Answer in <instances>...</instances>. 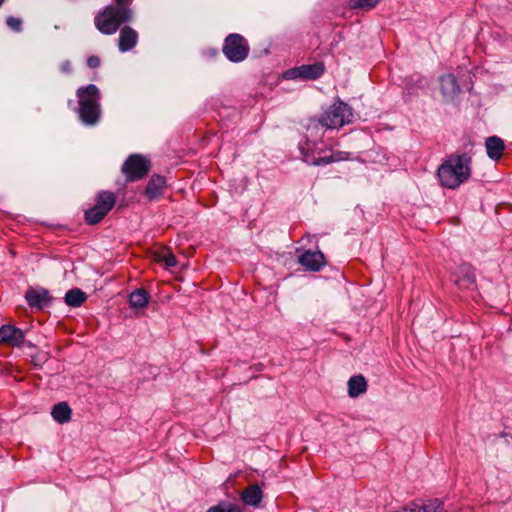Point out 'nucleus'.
Here are the masks:
<instances>
[{"label":"nucleus","mask_w":512,"mask_h":512,"mask_svg":"<svg viewBox=\"0 0 512 512\" xmlns=\"http://www.w3.org/2000/svg\"><path fill=\"white\" fill-rule=\"evenodd\" d=\"M347 112V105L343 102L333 104L319 118V124L327 129H336L342 127Z\"/></svg>","instance_id":"nucleus-7"},{"label":"nucleus","mask_w":512,"mask_h":512,"mask_svg":"<svg viewBox=\"0 0 512 512\" xmlns=\"http://www.w3.org/2000/svg\"><path fill=\"white\" fill-rule=\"evenodd\" d=\"M262 497V490L257 485L248 486L241 494L242 501L250 506H258Z\"/></svg>","instance_id":"nucleus-16"},{"label":"nucleus","mask_w":512,"mask_h":512,"mask_svg":"<svg viewBox=\"0 0 512 512\" xmlns=\"http://www.w3.org/2000/svg\"><path fill=\"white\" fill-rule=\"evenodd\" d=\"M100 63H101V60L96 55H91L87 59V65H88V67H90L92 69L98 68L100 66Z\"/></svg>","instance_id":"nucleus-28"},{"label":"nucleus","mask_w":512,"mask_h":512,"mask_svg":"<svg viewBox=\"0 0 512 512\" xmlns=\"http://www.w3.org/2000/svg\"><path fill=\"white\" fill-rule=\"evenodd\" d=\"M299 263L312 271H318L324 264V255L320 251H306L299 256Z\"/></svg>","instance_id":"nucleus-13"},{"label":"nucleus","mask_w":512,"mask_h":512,"mask_svg":"<svg viewBox=\"0 0 512 512\" xmlns=\"http://www.w3.org/2000/svg\"><path fill=\"white\" fill-rule=\"evenodd\" d=\"M79 117L86 125H95L100 119V91L94 84L77 89Z\"/></svg>","instance_id":"nucleus-2"},{"label":"nucleus","mask_w":512,"mask_h":512,"mask_svg":"<svg viewBox=\"0 0 512 512\" xmlns=\"http://www.w3.org/2000/svg\"><path fill=\"white\" fill-rule=\"evenodd\" d=\"M464 275L456 280V284L459 288L471 289L476 285L475 274L471 271L469 267L462 269Z\"/></svg>","instance_id":"nucleus-21"},{"label":"nucleus","mask_w":512,"mask_h":512,"mask_svg":"<svg viewBox=\"0 0 512 512\" xmlns=\"http://www.w3.org/2000/svg\"><path fill=\"white\" fill-rule=\"evenodd\" d=\"M154 259L157 262H163L167 267H174L176 265V257L168 250L156 253Z\"/></svg>","instance_id":"nucleus-22"},{"label":"nucleus","mask_w":512,"mask_h":512,"mask_svg":"<svg viewBox=\"0 0 512 512\" xmlns=\"http://www.w3.org/2000/svg\"><path fill=\"white\" fill-rule=\"evenodd\" d=\"M132 20V15L127 10L106 6L94 18L95 27L103 34H114L119 27Z\"/></svg>","instance_id":"nucleus-3"},{"label":"nucleus","mask_w":512,"mask_h":512,"mask_svg":"<svg viewBox=\"0 0 512 512\" xmlns=\"http://www.w3.org/2000/svg\"><path fill=\"white\" fill-rule=\"evenodd\" d=\"M325 67L321 62L309 65H302L286 72L290 79L301 78L304 80H315L324 73Z\"/></svg>","instance_id":"nucleus-8"},{"label":"nucleus","mask_w":512,"mask_h":512,"mask_svg":"<svg viewBox=\"0 0 512 512\" xmlns=\"http://www.w3.org/2000/svg\"><path fill=\"white\" fill-rule=\"evenodd\" d=\"M485 146L487 155L492 160L497 161L502 157L505 145L501 138L497 136L488 137L486 139Z\"/></svg>","instance_id":"nucleus-14"},{"label":"nucleus","mask_w":512,"mask_h":512,"mask_svg":"<svg viewBox=\"0 0 512 512\" xmlns=\"http://www.w3.org/2000/svg\"><path fill=\"white\" fill-rule=\"evenodd\" d=\"M440 82L441 89L444 94H455L460 90L457 79L453 74L441 76Z\"/></svg>","instance_id":"nucleus-20"},{"label":"nucleus","mask_w":512,"mask_h":512,"mask_svg":"<svg viewBox=\"0 0 512 512\" xmlns=\"http://www.w3.org/2000/svg\"><path fill=\"white\" fill-rule=\"evenodd\" d=\"M150 161L145 157L134 154L130 155L122 166V173L126 180L134 182L144 178L150 171Z\"/></svg>","instance_id":"nucleus-6"},{"label":"nucleus","mask_w":512,"mask_h":512,"mask_svg":"<svg viewBox=\"0 0 512 512\" xmlns=\"http://www.w3.org/2000/svg\"><path fill=\"white\" fill-rule=\"evenodd\" d=\"M6 24L7 26L15 31V32H21L22 31V24H23V21L21 18H18V17H14V16H9L7 17L6 19Z\"/></svg>","instance_id":"nucleus-26"},{"label":"nucleus","mask_w":512,"mask_h":512,"mask_svg":"<svg viewBox=\"0 0 512 512\" xmlns=\"http://www.w3.org/2000/svg\"><path fill=\"white\" fill-rule=\"evenodd\" d=\"M347 390L349 396L352 397V377L347 381Z\"/></svg>","instance_id":"nucleus-30"},{"label":"nucleus","mask_w":512,"mask_h":512,"mask_svg":"<svg viewBox=\"0 0 512 512\" xmlns=\"http://www.w3.org/2000/svg\"><path fill=\"white\" fill-rule=\"evenodd\" d=\"M367 391V381L361 374L354 375V398Z\"/></svg>","instance_id":"nucleus-23"},{"label":"nucleus","mask_w":512,"mask_h":512,"mask_svg":"<svg viewBox=\"0 0 512 512\" xmlns=\"http://www.w3.org/2000/svg\"><path fill=\"white\" fill-rule=\"evenodd\" d=\"M116 197L112 192L102 191L97 194L95 204L85 211V220L94 225L101 222L108 212L114 207Z\"/></svg>","instance_id":"nucleus-4"},{"label":"nucleus","mask_w":512,"mask_h":512,"mask_svg":"<svg viewBox=\"0 0 512 512\" xmlns=\"http://www.w3.org/2000/svg\"><path fill=\"white\" fill-rule=\"evenodd\" d=\"M400 512H444L443 503L438 499L429 500L423 504H412Z\"/></svg>","instance_id":"nucleus-15"},{"label":"nucleus","mask_w":512,"mask_h":512,"mask_svg":"<svg viewBox=\"0 0 512 512\" xmlns=\"http://www.w3.org/2000/svg\"><path fill=\"white\" fill-rule=\"evenodd\" d=\"M133 0H115V4L111 5L113 8L124 9L129 12L130 15L133 16L132 10L130 9V5Z\"/></svg>","instance_id":"nucleus-27"},{"label":"nucleus","mask_w":512,"mask_h":512,"mask_svg":"<svg viewBox=\"0 0 512 512\" xmlns=\"http://www.w3.org/2000/svg\"><path fill=\"white\" fill-rule=\"evenodd\" d=\"M60 69L63 73L69 74L72 72V65L69 61H65L64 63H62Z\"/></svg>","instance_id":"nucleus-29"},{"label":"nucleus","mask_w":512,"mask_h":512,"mask_svg":"<svg viewBox=\"0 0 512 512\" xmlns=\"http://www.w3.org/2000/svg\"><path fill=\"white\" fill-rule=\"evenodd\" d=\"M166 179L160 175H153L145 189V196L148 200L159 199L166 189Z\"/></svg>","instance_id":"nucleus-12"},{"label":"nucleus","mask_w":512,"mask_h":512,"mask_svg":"<svg viewBox=\"0 0 512 512\" xmlns=\"http://www.w3.org/2000/svg\"><path fill=\"white\" fill-rule=\"evenodd\" d=\"M321 162L329 163V160H326V161H325L324 159H322V160H321Z\"/></svg>","instance_id":"nucleus-31"},{"label":"nucleus","mask_w":512,"mask_h":512,"mask_svg":"<svg viewBox=\"0 0 512 512\" xmlns=\"http://www.w3.org/2000/svg\"><path fill=\"white\" fill-rule=\"evenodd\" d=\"M149 294L144 289H137L130 294L129 303L133 308H144L149 303Z\"/></svg>","instance_id":"nucleus-18"},{"label":"nucleus","mask_w":512,"mask_h":512,"mask_svg":"<svg viewBox=\"0 0 512 512\" xmlns=\"http://www.w3.org/2000/svg\"><path fill=\"white\" fill-rule=\"evenodd\" d=\"M87 299L86 293L78 288L69 290L65 295V302L68 306L79 307Z\"/></svg>","instance_id":"nucleus-19"},{"label":"nucleus","mask_w":512,"mask_h":512,"mask_svg":"<svg viewBox=\"0 0 512 512\" xmlns=\"http://www.w3.org/2000/svg\"><path fill=\"white\" fill-rule=\"evenodd\" d=\"M472 146H464L462 152L448 155L437 169V177L441 186L447 189H457L471 177Z\"/></svg>","instance_id":"nucleus-1"},{"label":"nucleus","mask_w":512,"mask_h":512,"mask_svg":"<svg viewBox=\"0 0 512 512\" xmlns=\"http://www.w3.org/2000/svg\"><path fill=\"white\" fill-rule=\"evenodd\" d=\"M24 332L13 325H3L0 328V344L20 347L24 343Z\"/></svg>","instance_id":"nucleus-9"},{"label":"nucleus","mask_w":512,"mask_h":512,"mask_svg":"<svg viewBox=\"0 0 512 512\" xmlns=\"http://www.w3.org/2000/svg\"><path fill=\"white\" fill-rule=\"evenodd\" d=\"M222 50L230 61L241 62L249 54V45L242 35L232 33L226 37Z\"/></svg>","instance_id":"nucleus-5"},{"label":"nucleus","mask_w":512,"mask_h":512,"mask_svg":"<svg viewBox=\"0 0 512 512\" xmlns=\"http://www.w3.org/2000/svg\"><path fill=\"white\" fill-rule=\"evenodd\" d=\"M4 1H5V0H0V6L3 4V2H4Z\"/></svg>","instance_id":"nucleus-32"},{"label":"nucleus","mask_w":512,"mask_h":512,"mask_svg":"<svg viewBox=\"0 0 512 512\" xmlns=\"http://www.w3.org/2000/svg\"><path fill=\"white\" fill-rule=\"evenodd\" d=\"M51 415L56 422L64 424L71 420L72 410L66 402H60L54 405Z\"/></svg>","instance_id":"nucleus-17"},{"label":"nucleus","mask_w":512,"mask_h":512,"mask_svg":"<svg viewBox=\"0 0 512 512\" xmlns=\"http://www.w3.org/2000/svg\"><path fill=\"white\" fill-rule=\"evenodd\" d=\"M381 0H354V10L357 8L363 10H372Z\"/></svg>","instance_id":"nucleus-25"},{"label":"nucleus","mask_w":512,"mask_h":512,"mask_svg":"<svg viewBox=\"0 0 512 512\" xmlns=\"http://www.w3.org/2000/svg\"><path fill=\"white\" fill-rule=\"evenodd\" d=\"M138 42V33L130 26H124L120 29L118 38V48L121 52L132 50Z\"/></svg>","instance_id":"nucleus-10"},{"label":"nucleus","mask_w":512,"mask_h":512,"mask_svg":"<svg viewBox=\"0 0 512 512\" xmlns=\"http://www.w3.org/2000/svg\"><path fill=\"white\" fill-rule=\"evenodd\" d=\"M25 298L30 307L39 310L47 307L51 301L49 292L45 289H29Z\"/></svg>","instance_id":"nucleus-11"},{"label":"nucleus","mask_w":512,"mask_h":512,"mask_svg":"<svg viewBox=\"0 0 512 512\" xmlns=\"http://www.w3.org/2000/svg\"><path fill=\"white\" fill-rule=\"evenodd\" d=\"M207 512H240V508L236 505L220 503L216 506L210 507Z\"/></svg>","instance_id":"nucleus-24"}]
</instances>
